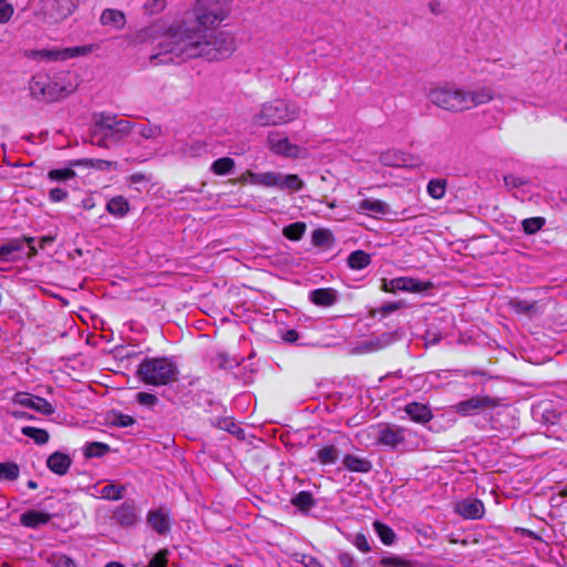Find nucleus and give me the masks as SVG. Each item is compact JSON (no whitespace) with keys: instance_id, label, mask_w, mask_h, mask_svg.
Masks as SVG:
<instances>
[{"instance_id":"nucleus-63","label":"nucleus","mask_w":567,"mask_h":567,"mask_svg":"<svg viewBox=\"0 0 567 567\" xmlns=\"http://www.w3.org/2000/svg\"><path fill=\"white\" fill-rule=\"evenodd\" d=\"M11 415L14 419H25V420H34L35 419L32 414H29L23 411H13V412H11Z\"/></svg>"},{"instance_id":"nucleus-33","label":"nucleus","mask_w":567,"mask_h":567,"mask_svg":"<svg viewBox=\"0 0 567 567\" xmlns=\"http://www.w3.org/2000/svg\"><path fill=\"white\" fill-rule=\"evenodd\" d=\"M20 476V466L16 462L0 463V482H12Z\"/></svg>"},{"instance_id":"nucleus-29","label":"nucleus","mask_w":567,"mask_h":567,"mask_svg":"<svg viewBox=\"0 0 567 567\" xmlns=\"http://www.w3.org/2000/svg\"><path fill=\"white\" fill-rule=\"evenodd\" d=\"M21 433L24 436L33 440V442L38 445L47 444L50 440V434L47 430L35 427V426H29V425L22 426Z\"/></svg>"},{"instance_id":"nucleus-55","label":"nucleus","mask_w":567,"mask_h":567,"mask_svg":"<svg viewBox=\"0 0 567 567\" xmlns=\"http://www.w3.org/2000/svg\"><path fill=\"white\" fill-rule=\"evenodd\" d=\"M338 561L342 567H358V563L352 554L342 551L338 555Z\"/></svg>"},{"instance_id":"nucleus-61","label":"nucleus","mask_w":567,"mask_h":567,"mask_svg":"<svg viewBox=\"0 0 567 567\" xmlns=\"http://www.w3.org/2000/svg\"><path fill=\"white\" fill-rule=\"evenodd\" d=\"M130 181L133 184H140V183L147 181V178H146L145 174L138 172V173L132 174L130 176Z\"/></svg>"},{"instance_id":"nucleus-27","label":"nucleus","mask_w":567,"mask_h":567,"mask_svg":"<svg viewBox=\"0 0 567 567\" xmlns=\"http://www.w3.org/2000/svg\"><path fill=\"white\" fill-rule=\"evenodd\" d=\"M133 124L127 120L112 121V124H107V131L110 136L115 140H121L127 136L133 128Z\"/></svg>"},{"instance_id":"nucleus-64","label":"nucleus","mask_w":567,"mask_h":567,"mask_svg":"<svg viewBox=\"0 0 567 567\" xmlns=\"http://www.w3.org/2000/svg\"><path fill=\"white\" fill-rule=\"evenodd\" d=\"M299 334L296 330L290 329L285 334V340L288 342H295L298 339Z\"/></svg>"},{"instance_id":"nucleus-28","label":"nucleus","mask_w":567,"mask_h":567,"mask_svg":"<svg viewBox=\"0 0 567 567\" xmlns=\"http://www.w3.org/2000/svg\"><path fill=\"white\" fill-rule=\"evenodd\" d=\"M511 309L517 315L534 316L538 312V306L536 301L515 299L509 302Z\"/></svg>"},{"instance_id":"nucleus-18","label":"nucleus","mask_w":567,"mask_h":567,"mask_svg":"<svg viewBox=\"0 0 567 567\" xmlns=\"http://www.w3.org/2000/svg\"><path fill=\"white\" fill-rule=\"evenodd\" d=\"M358 213L369 214L370 216H383L389 212V205L380 199L365 198L358 204Z\"/></svg>"},{"instance_id":"nucleus-35","label":"nucleus","mask_w":567,"mask_h":567,"mask_svg":"<svg viewBox=\"0 0 567 567\" xmlns=\"http://www.w3.org/2000/svg\"><path fill=\"white\" fill-rule=\"evenodd\" d=\"M235 168V161L231 157H220L213 162L210 169L215 175L225 176Z\"/></svg>"},{"instance_id":"nucleus-43","label":"nucleus","mask_w":567,"mask_h":567,"mask_svg":"<svg viewBox=\"0 0 567 567\" xmlns=\"http://www.w3.org/2000/svg\"><path fill=\"white\" fill-rule=\"evenodd\" d=\"M303 186V181L297 174H288L285 177L281 176V183L279 185V188H287L293 192H298L301 190Z\"/></svg>"},{"instance_id":"nucleus-47","label":"nucleus","mask_w":567,"mask_h":567,"mask_svg":"<svg viewBox=\"0 0 567 567\" xmlns=\"http://www.w3.org/2000/svg\"><path fill=\"white\" fill-rule=\"evenodd\" d=\"M93 50H94L93 44L64 48L63 49L64 60L78 58L81 55H87V54L92 53Z\"/></svg>"},{"instance_id":"nucleus-53","label":"nucleus","mask_w":567,"mask_h":567,"mask_svg":"<svg viewBox=\"0 0 567 567\" xmlns=\"http://www.w3.org/2000/svg\"><path fill=\"white\" fill-rule=\"evenodd\" d=\"M13 14V8L6 0H0V23L8 22Z\"/></svg>"},{"instance_id":"nucleus-2","label":"nucleus","mask_w":567,"mask_h":567,"mask_svg":"<svg viewBox=\"0 0 567 567\" xmlns=\"http://www.w3.org/2000/svg\"><path fill=\"white\" fill-rule=\"evenodd\" d=\"M229 0H196L190 14L178 25L171 27L165 35H185L193 31H213L230 13Z\"/></svg>"},{"instance_id":"nucleus-45","label":"nucleus","mask_w":567,"mask_h":567,"mask_svg":"<svg viewBox=\"0 0 567 567\" xmlns=\"http://www.w3.org/2000/svg\"><path fill=\"white\" fill-rule=\"evenodd\" d=\"M30 55L33 58H41V59L53 60V61H63L64 60L63 49L37 50V51H32Z\"/></svg>"},{"instance_id":"nucleus-34","label":"nucleus","mask_w":567,"mask_h":567,"mask_svg":"<svg viewBox=\"0 0 567 567\" xmlns=\"http://www.w3.org/2000/svg\"><path fill=\"white\" fill-rule=\"evenodd\" d=\"M373 527H374V530L377 532L380 540L382 542V544H384L385 546H391L394 543L395 533L389 525H386L382 522L375 520L373 523Z\"/></svg>"},{"instance_id":"nucleus-56","label":"nucleus","mask_w":567,"mask_h":567,"mask_svg":"<svg viewBox=\"0 0 567 567\" xmlns=\"http://www.w3.org/2000/svg\"><path fill=\"white\" fill-rule=\"evenodd\" d=\"M68 197V192L60 187H54L49 192V199L52 203L63 202Z\"/></svg>"},{"instance_id":"nucleus-5","label":"nucleus","mask_w":567,"mask_h":567,"mask_svg":"<svg viewBox=\"0 0 567 567\" xmlns=\"http://www.w3.org/2000/svg\"><path fill=\"white\" fill-rule=\"evenodd\" d=\"M176 362L167 357L144 358L137 365V378L147 385L162 386L178 380Z\"/></svg>"},{"instance_id":"nucleus-40","label":"nucleus","mask_w":567,"mask_h":567,"mask_svg":"<svg viewBox=\"0 0 567 567\" xmlns=\"http://www.w3.org/2000/svg\"><path fill=\"white\" fill-rule=\"evenodd\" d=\"M311 240L315 246H329L333 243V236L329 229L318 228L312 231Z\"/></svg>"},{"instance_id":"nucleus-9","label":"nucleus","mask_w":567,"mask_h":567,"mask_svg":"<svg viewBox=\"0 0 567 567\" xmlns=\"http://www.w3.org/2000/svg\"><path fill=\"white\" fill-rule=\"evenodd\" d=\"M370 430L377 433L378 445H382L391 450L398 449L405 441V430L399 425L380 423L371 425Z\"/></svg>"},{"instance_id":"nucleus-37","label":"nucleus","mask_w":567,"mask_h":567,"mask_svg":"<svg viewBox=\"0 0 567 567\" xmlns=\"http://www.w3.org/2000/svg\"><path fill=\"white\" fill-rule=\"evenodd\" d=\"M110 445L102 442H90L84 446V456L86 458L102 457L110 452Z\"/></svg>"},{"instance_id":"nucleus-36","label":"nucleus","mask_w":567,"mask_h":567,"mask_svg":"<svg viewBox=\"0 0 567 567\" xmlns=\"http://www.w3.org/2000/svg\"><path fill=\"white\" fill-rule=\"evenodd\" d=\"M305 233H306V224L302 221H296V223L289 224L282 229L284 236L287 239L292 240V241L300 240L303 237Z\"/></svg>"},{"instance_id":"nucleus-14","label":"nucleus","mask_w":567,"mask_h":567,"mask_svg":"<svg viewBox=\"0 0 567 567\" xmlns=\"http://www.w3.org/2000/svg\"><path fill=\"white\" fill-rule=\"evenodd\" d=\"M239 181L241 183L249 182L252 185L264 187H279L281 183V175L275 172L254 173L248 169L240 176Z\"/></svg>"},{"instance_id":"nucleus-39","label":"nucleus","mask_w":567,"mask_h":567,"mask_svg":"<svg viewBox=\"0 0 567 567\" xmlns=\"http://www.w3.org/2000/svg\"><path fill=\"white\" fill-rule=\"evenodd\" d=\"M212 424L223 431L231 434H239L243 430L235 423L233 417H215L212 419Z\"/></svg>"},{"instance_id":"nucleus-58","label":"nucleus","mask_w":567,"mask_h":567,"mask_svg":"<svg viewBox=\"0 0 567 567\" xmlns=\"http://www.w3.org/2000/svg\"><path fill=\"white\" fill-rule=\"evenodd\" d=\"M166 0H148L146 7L151 12H159L165 8Z\"/></svg>"},{"instance_id":"nucleus-49","label":"nucleus","mask_w":567,"mask_h":567,"mask_svg":"<svg viewBox=\"0 0 567 567\" xmlns=\"http://www.w3.org/2000/svg\"><path fill=\"white\" fill-rule=\"evenodd\" d=\"M135 423V419L131 415L123 414L121 412L114 413L112 425L117 427H128Z\"/></svg>"},{"instance_id":"nucleus-44","label":"nucleus","mask_w":567,"mask_h":567,"mask_svg":"<svg viewBox=\"0 0 567 567\" xmlns=\"http://www.w3.org/2000/svg\"><path fill=\"white\" fill-rule=\"evenodd\" d=\"M124 491H125L124 486H120V485H115V484H107L102 487L101 496L104 499L118 501L123 497Z\"/></svg>"},{"instance_id":"nucleus-15","label":"nucleus","mask_w":567,"mask_h":567,"mask_svg":"<svg viewBox=\"0 0 567 567\" xmlns=\"http://www.w3.org/2000/svg\"><path fill=\"white\" fill-rule=\"evenodd\" d=\"M404 412L414 423L426 424L433 419L430 405L420 402H410L404 406Z\"/></svg>"},{"instance_id":"nucleus-20","label":"nucleus","mask_w":567,"mask_h":567,"mask_svg":"<svg viewBox=\"0 0 567 567\" xmlns=\"http://www.w3.org/2000/svg\"><path fill=\"white\" fill-rule=\"evenodd\" d=\"M342 464L349 472L353 473H369L372 470L371 461L354 454H346Z\"/></svg>"},{"instance_id":"nucleus-19","label":"nucleus","mask_w":567,"mask_h":567,"mask_svg":"<svg viewBox=\"0 0 567 567\" xmlns=\"http://www.w3.org/2000/svg\"><path fill=\"white\" fill-rule=\"evenodd\" d=\"M113 518L124 527L133 526L137 522L136 508L133 503H123L113 515Z\"/></svg>"},{"instance_id":"nucleus-51","label":"nucleus","mask_w":567,"mask_h":567,"mask_svg":"<svg viewBox=\"0 0 567 567\" xmlns=\"http://www.w3.org/2000/svg\"><path fill=\"white\" fill-rule=\"evenodd\" d=\"M353 545L360 550L361 553H369L371 550V546L369 543V539L365 534L358 533L354 537Z\"/></svg>"},{"instance_id":"nucleus-31","label":"nucleus","mask_w":567,"mask_h":567,"mask_svg":"<svg viewBox=\"0 0 567 567\" xmlns=\"http://www.w3.org/2000/svg\"><path fill=\"white\" fill-rule=\"evenodd\" d=\"M147 522L161 535L165 534L169 528L166 516L159 511H151L147 515Z\"/></svg>"},{"instance_id":"nucleus-8","label":"nucleus","mask_w":567,"mask_h":567,"mask_svg":"<svg viewBox=\"0 0 567 567\" xmlns=\"http://www.w3.org/2000/svg\"><path fill=\"white\" fill-rule=\"evenodd\" d=\"M78 7V0H43L40 14L48 23H59L69 18Z\"/></svg>"},{"instance_id":"nucleus-6","label":"nucleus","mask_w":567,"mask_h":567,"mask_svg":"<svg viewBox=\"0 0 567 567\" xmlns=\"http://www.w3.org/2000/svg\"><path fill=\"white\" fill-rule=\"evenodd\" d=\"M300 116V107L292 101L274 99L261 104L252 117L259 126H279L291 123Z\"/></svg>"},{"instance_id":"nucleus-25","label":"nucleus","mask_w":567,"mask_h":567,"mask_svg":"<svg viewBox=\"0 0 567 567\" xmlns=\"http://www.w3.org/2000/svg\"><path fill=\"white\" fill-rule=\"evenodd\" d=\"M290 503L302 513L309 512L315 505V498L311 492L301 491L296 494Z\"/></svg>"},{"instance_id":"nucleus-59","label":"nucleus","mask_w":567,"mask_h":567,"mask_svg":"<svg viewBox=\"0 0 567 567\" xmlns=\"http://www.w3.org/2000/svg\"><path fill=\"white\" fill-rule=\"evenodd\" d=\"M90 164H91V158L71 159L69 162V165L71 166V168H73V167L89 168Z\"/></svg>"},{"instance_id":"nucleus-12","label":"nucleus","mask_w":567,"mask_h":567,"mask_svg":"<svg viewBox=\"0 0 567 567\" xmlns=\"http://www.w3.org/2000/svg\"><path fill=\"white\" fill-rule=\"evenodd\" d=\"M267 144L274 154L289 158H297L300 155V147L292 144L288 137L280 136L277 132H270L268 134Z\"/></svg>"},{"instance_id":"nucleus-22","label":"nucleus","mask_w":567,"mask_h":567,"mask_svg":"<svg viewBox=\"0 0 567 567\" xmlns=\"http://www.w3.org/2000/svg\"><path fill=\"white\" fill-rule=\"evenodd\" d=\"M100 22L102 25H110L117 30H121L125 27L126 19L125 14L116 9H105L101 13Z\"/></svg>"},{"instance_id":"nucleus-24","label":"nucleus","mask_w":567,"mask_h":567,"mask_svg":"<svg viewBox=\"0 0 567 567\" xmlns=\"http://www.w3.org/2000/svg\"><path fill=\"white\" fill-rule=\"evenodd\" d=\"M317 460L321 465H332L339 460L340 452L333 444H326L318 449Z\"/></svg>"},{"instance_id":"nucleus-38","label":"nucleus","mask_w":567,"mask_h":567,"mask_svg":"<svg viewBox=\"0 0 567 567\" xmlns=\"http://www.w3.org/2000/svg\"><path fill=\"white\" fill-rule=\"evenodd\" d=\"M48 563L53 567H78L73 558L60 551L51 553L48 556Z\"/></svg>"},{"instance_id":"nucleus-23","label":"nucleus","mask_w":567,"mask_h":567,"mask_svg":"<svg viewBox=\"0 0 567 567\" xmlns=\"http://www.w3.org/2000/svg\"><path fill=\"white\" fill-rule=\"evenodd\" d=\"M23 249V240L10 239L0 246V262H9L17 260L16 254Z\"/></svg>"},{"instance_id":"nucleus-7","label":"nucleus","mask_w":567,"mask_h":567,"mask_svg":"<svg viewBox=\"0 0 567 567\" xmlns=\"http://www.w3.org/2000/svg\"><path fill=\"white\" fill-rule=\"evenodd\" d=\"M501 405L499 399L489 395H475L457 402L452 406L461 416H473L482 412L493 411Z\"/></svg>"},{"instance_id":"nucleus-21","label":"nucleus","mask_w":567,"mask_h":567,"mask_svg":"<svg viewBox=\"0 0 567 567\" xmlns=\"http://www.w3.org/2000/svg\"><path fill=\"white\" fill-rule=\"evenodd\" d=\"M310 300L319 307H331L337 302V292L332 288H318L310 292Z\"/></svg>"},{"instance_id":"nucleus-11","label":"nucleus","mask_w":567,"mask_h":567,"mask_svg":"<svg viewBox=\"0 0 567 567\" xmlns=\"http://www.w3.org/2000/svg\"><path fill=\"white\" fill-rule=\"evenodd\" d=\"M12 402L24 408L35 410L43 415H52L55 412L54 406L44 398L33 395L28 392H17Z\"/></svg>"},{"instance_id":"nucleus-30","label":"nucleus","mask_w":567,"mask_h":567,"mask_svg":"<svg viewBox=\"0 0 567 567\" xmlns=\"http://www.w3.org/2000/svg\"><path fill=\"white\" fill-rule=\"evenodd\" d=\"M128 209L130 204L123 196L113 197L106 204V210L117 217H124Z\"/></svg>"},{"instance_id":"nucleus-60","label":"nucleus","mask_w":567,"mask_h":567,"mask_svg":"<svg viewBox=\"0 0 567 567\" xmlns=\"http://www.w3.org/2000/svg\"><path fill=\"white\" fill-rule=\"evenodd\" d=\"M398 309H400V305L396 303V302H389V303H385L381 307V312L382 313H390V312H393V311H396Z\"/></svg>"},{"instance_id":"nucleus-26","label":"nucleus","mask_w":567,"mask_h":567,"mask_svg":"<svg viewBox=\"0 0 567 567\" xmlns=\"http://www.w3.org/2000/svg\"><path fill=\"white\" fill-rule=\"evenodd\" d=\"M347 262L349 268L361 270L371 264V256L364 250L358 249L348 256Z\"/></svg>"},{"instance_id":"nucleus-32","label":"nucleus","mask_w":567,"mask_h":567,"mask_svg":"<svg viewBox=\"0 0 567 567\" xmlns=\"http://www.w3.org/2000/svg\"><path fill=\"white\" fill-rule=\"evenodd\" d=\"M446 187L447 181L445 178H433L429 181L426 190L430 197L439 200L445 196Z\"/></svg>"},{"instance_id":"nucleus-13","label":"nucleus","mask_w":567,"mask_h":567,"mask_svg":"<svg viewBox=\"0 0 567 567\" xmlns=\"http://www.w3.org/2000/svg\"><path fill=\"white\" fill-rule=\"evenodd\" d=\"M455 512L465 519H480L485 514L484 503L478 498H465L455 504Z\"/></svg>"},{"instance_id":"nucleus-48","label":"nucleus","mask_w":567,"mask_h":567,"mask_svg":"<svg viewBox=\"0 0 567 567\" xmlns=\"http://www.w3.org/2000/svg\"><path fill=\"white\" fill-rule=\"evenodd\" d=\"M138 134L145 140H156L163 135V130L159 125L155 124L141 125L138 127Z\"/></svg>"},{"instance_id":"nucleus-16","label":"nucleus","mask_w":567,"mask_h":567,"mask_svg":"<svg viewBox=\"0 0 567 567\" xmlns=\"http://www.w3.org/2000/svg\"><path fill=\"white\" fill-rule=\"evenodd\" d=\"M45 464L52 473L63 476L69 472L72 458L69 454L56 451L48 456Z\"/></svg>"},{"instance_id":"nucleus-50","label":"nucleus","mask_w":567,"mask_h":567,"mask_svg":"<svg viewBox=\"0 0 567 567\" xmlns=\"http://www.w3.org/2000/svg\"><path fill=\"white\" fill-rule=\"evenodd\" d=\"M167 566V550L157 551L145 567H166Z\"/></svg>"},{"instance_id":"nucleus-54","label":"nucleus","mask_w":567,"mask_h":567,"mask_svg":"<svg viewBox=\"0 0 567 567\" xmlns=\"http://www.w3.org/2000/svg\"><path fill=\"white\" fill-rule=\"evenodd\" d=\"M504 184L506 187L514 189L518 188L525 184H527V181L523 177L515 176V175H505L504 176Z\"/></svg>"},{"instance_id":"nucleus-17","label":"nucleus","mask_w":567,"mask_h":567,"mask_svg":"<svg viewBox=\"0 0 567 567\" xmlns=\"http://www.w3.org/2000/svg\"><path fill=\"white\" fill-rule=\"evenodd\" d=\"M52 518V515L39 511H27L20 516V524L27 528L35 529L39 526L48 524Z\"/></svg>"},{"instance_id":"nucleus-41","label":"nucleus","mask_w":567,"mask_h":567,"mask_svg":"<svg viewBox=\"0 0 567 567\" xmlns=\"http://www.w3.org/2000/svg\"><path fill=\"white\" fill-rule=\"evenodd\" d=\"M380 567H414L415 563L401 556L382 557L379 560Z\"/></svg>"},{"instance_id":"nucleus-4","label":"nucleus","mask_w":567,"mask_h":567,"mask_svg":"<svg viewBox=\"0 0 567 567\" xmlns=\"http://www.w3.org/2000/svg\"><path fill=\"white\" fill-rule=\"evenodd\" d=\"M78 84L70 71L55 73L53 78L47 74H35L29 81V91L32 99L53 103L68 97L76 90Z\"/></svg>"},{"instance_id":"nucleus-42","label":"nucleus","mask_w":567,"mask_h":567,"mask_svg":"<svg viewBox=\"0 0 567 567\" xmlns=\"http://www.w3.org/2000/svg\"><path fill=\"white\" fill-rule=\"evenodd\" d=\"M76 176V173L71 166L64 168L51 169L48 172V178L51 182H64L72 179Z\"/></svg>"},{"instance_id":"nucleus-52","label":"nucleus","mask_w":567,"mask_h":567,"mask_svg":"<svg viewBox=\"0 0 567 567\" xmlns=\"http://www.w3.org/2000/svg\"><path fill=\"white\" fill-rule=\"evenodd\" d=\"M136 401L144 406H154L158 402V399L152 393L138 392L136 394Z\"/></svg>"},{"instance_id":"nucleus-62","label":"nucleus","mask_w":567,"mask_h":567,"mask_svg":"<svg viewBox=\"0 0 567 567\" xmlns=\"http://www.w3.org/2000/svg\"><path fill=\"white\" fill-rule=\"evenodd\" d=\"M55 240L53 236H43L39 240V248L44 249L48 245H51Z\"/></svg>"},{"instance_id":"nucleus-57","label":"nucleus","mask_w":567,"mask_h":567,"mask_svg":"<svg viewBox=\"0 0 567 567\" xmlns=\"http://www.w3.org/2000/svg\"><path fill=\"white\" fill-rule=\"evenodd\" d=\"M113 165L114 163L110 161L91 158V164L89 168L105 171L111 168Z\"/></svg>"},{"instance_id":"nucleus-1","label":"nucleus","mask_w":567,"mask_h":567,"mask_svg":"<svg viewBox=\"0 0 567 567\" xmlns=\"http://www.w3.org/2000/svg\"><path fill=\"white\" fill-rule=\"evenodd\" d=\"M161 52L151 56L157 64L159 56L167 54L183 60L204 58L207 61H219L229 58L236 49L234 37L224 31H193L185 35H165L159 43Z\"/></svg>"},{"instance_id":"nucleus-10","label":"nucleus","mask_w":567,"mask_h":567,"mask_svg":"<svg viewBox=\"0 0 567 567\" xmlns=\"http://www.w3.org/2000/svg\"><path fill=\"white\" fill-rule=\"evenodd\" d=\"M433 287L431 281H421L411 277H398L391 280L383 279L381 289L384 292L409 291L423 292Z\"/></svg>"},{"instance_id":"nucleus-3","label":"nucleus","mask_w":567,"mask_h":567,"mask_svg":"<svg viewBox=\"0 0 567 567\" xmlns=\"http://www.w3.org/2000/svg\"><path fill=\"white\" fill-rule=\"evenodd\" d=\"M494 91L489 86H482L475 90H464L457 86H439L432 89L429 93V99L435 106L452 113L464 112L488 104L494 100Z\"/></svg>"},{"instance_id":"nucleus-46","label":"nucleus","mask_w":567,"mask_h":567,"mask_svg":"<svg viewBox=\"0 0 567 567\" xmlns=\"http://www.w3.org/2000/svg\"><path fill=\"white\" fill-rule=\"evenodd\" d=\"M546 220L544 217H530L526 218L522 221L523 230L527 235L536 234L538 230L543 228Z\"/></svg>"}]
</instances>
